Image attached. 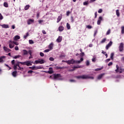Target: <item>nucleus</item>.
Returning <instances> with one entry per match:
<instances>
[{
    "label": "nucleus",
    "instance_id": "obj_1",
    "mask_svg": "<svg viewBox=\"0 0 124 124\" xmlns=\"http://www.w3.org/2000/svg\"><path fill=\"white\" fill-rule=\"evenodd\" d=\"M83 61L84 59L83 58V57H81L79 61L75 60L72 59L71 60H68L67 61H66V63H67V64L69 65L75 64V63H80L81 62H83Z\"/></svg>",
    "mask_w": 124,
    "mask_h": 124
},
{
    "label": "nucleus",
    "instance_id": "obj_2",
    "mask_svg": "<svg viewBox=\"0 0 124 124\" xmlns=\"http://www.w3.org/2000/svg\"><path fill=\"white\" fill-rule=\"evenodd\" d=\"M75 78H77V79H93V77H89V76L85 75H83L82 76H75Z\"/></svg>",
    "mask_w": 124,
    "mask_h": 124
},
{
    "label": "nucleus",
    "instance_id": "obj_3",
    "mask_svg": "<svg viewBox=\"0 0 124 124\" xmlns=\"http://www.w3.org/2000/svg\"><path fill=\"white\" fill-rule=\"evenodd\" d=\"M22 62H17L16 64L14 65V70H17V67L18 68H17L18 70H23L24 69V68L21 67L20 66V63Z\"/></svg>",
    "mask_w": 124,
    "mask_h": 124
},
{
    "label": "nucleus",
    "instance_id": "obj_4",
    "mask_svg": "<svg viewBox=\"0 0 124 124\" xmlns=\"http://www.w3.org/2000/svg\"><path fill=\"white\" fill-rule=\"evenodd\" d=\"M116 69L115 70V72L116 73L119 72V73H123V72H124V69L120 68V67H119V65H116Z\"/></svg>",
    "mask_w": 124,
    "mask_h": 124
},
{
    "label": "nucleus",
    "instance_id": "obj_5",
    "mask_svg": "<svg viewBox=\"0 0 124 124\" xmlns=\"http://www.w3.org/2000/svg\"><path fill=\"white\" fill-rule=\"evenodd\" d=\"M20 64H22L24 65H27V66H30L32 65V64H31V61H26L24 62H20Z\"/></svg>",
    "mask_w": 124,
    "mask_h": 124
},
{
    "label": "nucleus",
    "instance_id": "obj_6",
    "mask_svg": "<svg viewBox=\"0 0 124 124\" xmlns=\"http://www.w3.org/2000/svg\"><path fill=\"white\" fill-rule=\"evenodd\" d=\"M119 49L120 52H123L124 51V43H120L119 46Z\"/></svg>",
    "mask_w": 124,
    "mask_h": 124
},
{
    "label": "nucleus",
    "instance_id": "obj_7",
    "mask_svg": "<svg viewBox=\"0 0 124 124\" xmlns=\"http://www.w3.org/2000/svg\"><path fill=\"white\" fill-rule=\"evenodd\" d=\"M113 44V42L112 41H110L109 43L106 46V50H108L111 46H112V45Z\"/></svg>",
    "mask_w": 124,
    "mask_h": 124
},
{
    "label": "nucleus",
    "instance_id": "obj_8",
    "mask_svg": "<svg viewBox=\"0 0 124 124\" xmlns=\"http://www.w3.org/2000/svg\"><path fill=\"white\" fill-rule=\"evenodd\" d=\"M60 77H62V76L60 74H54V79H59Z\"/></svg>",
    "mask_w": 124,
    "mask_h": 124
},
{
    "label": "nucleus",
    "instance_id": "obj_9",
    "mask_svg": "<svg viewBox=\"0 0 124 124\" xmlns=\"http://www.w3.org/2000/svg\"><path fill=\"white\" fill-rule=\"evenodd\" d=\"M102 20H103L102 16H99V18H98V19L97 20V25H100Z\"/></svg>",
    "mask_w": 124,
    "mask_h": 124
},
{
    "label": "nucleus",
    "instance_id": "obj_10",
    "mask_svg": "<svg viewBox=\"0 0 124 124\" xmlns=\"http://www.w3.org/2000/svg\"><path fill=\"white\" fill-rule=\"evenodd\" d=\"M0 26L1 27H2V28L3 29H8V28H9V25H7V24H3V25L0 24Z\"/></svg>",
    "mask_w": 124,
    "mask_h": 124
},
{
    "label": "nucleus",
    "instance_id": "obj_11",
    "mask_svg": "<svg viewBox=\"0 0 124 124\" xmlns=\"http://www.w3.org/2000/svg\"><path fill=\"white\" fill-rule=\"evenodd\" d=\"M62 37L59 36L57 39L56 41L57 42H58V43H60V42H62Z\"/></svg>",
    "mask_w": 124,
    "mask_h": 124
},
{
    "label": "nucleus",
    "instance_id": "obj_12",
    "mask_svg": "<svg viewBox=\"0 0 124 124\" xmlns=\"http://www.w3.org/2000/svg\"><path fill=\"white\" fill-rule=\"evenodd\" d=\"M3 50L5 51V52H11V49L7 48L6 46H3Z\"/></svg>",
    "mask_w": 124,
    "mask_h": 124
},
{
    "label": "nucleus",
    "instance_id": "obj_13",
    "mask_svg": "<svg viewBox=\"0 0 124 124\" xmlns=\"http://www.w3.org/2000/svg\"><path fill=\"white\" fill-rule=\"evenodd\" d=\"M33 22H34V20L30 19L27 21V24L28 25H31V23H33Z\"/></svg>",
    "mask_w": 124,
    "mask_h": 124
},
{
    "label": "nucleus",
    "instance_id": "obj_14",
    "mask_svg": "<svg viewBox=\"0 0 124 124\" xmlns=\"http://www.w3.org/2000/svg\"><path fill=\"white\" fill-rule=\"evenodd\" d=\"M62 18V15H61V16H59L57 18V23H60L61 20Z\"/></svg>",
    "mask_w": 124,
    "mask_h": 124
},
{
    "label": "nucleus",
    "instance_id": "obj_15",
    "mask_svg": "<svg viewBox=\"0 0 124 124\" xmlns=\"http://www.w3.org/2000/svg\"><path fill=\"white\" fill-rule=\"evenodd\" d=\"M54 73V71H53V68L52 67H49V71H48V73L49 74H52Z\"/></svg>",
    "mask_w": 124,
    "mask_h": 124
},
{
    "label": "nucleus",
    "instance_id": "obj_16",
    "mask_svg": "<svg viewBox=\"0 0 124 124\" xmlns=\"http://www.w3.org/2000/svg\"><path fill=\"white\" fill-rule=\"evenodd\" d=\"M53 46H54V44L53 43H51L49 46H48V48L50 50H52L53 49Z\"/></svg>",
    "mask_w": 124,
    "mask_h": 124
},
{
    "label": "nucleus",
    "instance_id": "obj_17",
    "mask_svg": "<svg viewBox=\"0 0 124 124\" xmlns=\"http://www.w3.org/2000/svg\"><path fill=\"white\" fill-rule=\"evenodd\" d=\"M63 30H64V27H63V26H60L59 27V31H63Z\"/></svg>",
    "mask_w": 124,
    "mask_h": 124
},
{
    "label": "nucleus",
    "instance_id": "obj_18",
    "mask_svg": "<svg viewBox=\"0 0 124 124\" xmlns=\"http://www.w3.org/2000/svg\"><path fill=\"white\" fill-rule=\"evenodd\" d=\"M105 74H102L99 75V76H98V80H100V79H101V78H102V77H103V76H104Z\"/></svg>",
    "mask_w": 124,
    "mask_h": 124
},
{
    "label": "nucleus",
    "instance_id": "obj_19",
    "mask_svg": "<svg viewBox=\"0 0 124 124\" xmlns=\"http://www.w3.org/2000/svg\"><path fill=\"white\" fill-rule=\"evenodd\" d=\"M3 59H5V56H1L0 57V62H4L3 61Z\"/></svg>",
    "mask_w": 124,
    "mask_h": 124
},
{
    "label": "nucleus",
    "instance_id": "obj_20",
    "mask_svg": "<svg viewBox=\"0 0 124 124\" xmlns=\"http://www.w3.org/2000/svg\"><path fill=\"white\" fill-rule=\"evenodd\" d=\"M107 39L106 38H104L102 40V41L100 42L101 44H103V43H105L106 42Z\"/></svg>",
    "mask_w": 124,
    "mask_h": 124
},
{
    "label": "nucleus",
    "instance_id": "obj_21",
    "mask_svg": "<svg viewBox=\"0 0 124 124\" xmlns=\"http://www.w3.org/2000/svg\"><path fill=\"white\" fill-rule=\"evenodd\" d=\"M39 63L40 64H43V63H44V62H45V61H44V60L43 59H40L39 60Z\"/></svg>",
    "mask_w": 124,
    "mask_h": 124
},
{
    "label": "nucleus",
    "instance_id": "obj_22",
    "mask_svg": "<svg viewBox=\"0 0 124 124\" xmlns=\"http://www.w3.org/2000/svg\"><path fill=\"white\" fill-rule=\"evenodd\" d=\"M12 75L14 77H16L17 76V71H14L12 73Z\"/></svg>",
    "mask_w": 124,
    "mask_h": 124
},
{
    "label": "nucleus",
    "instance_id": "obj_23",
    "mask_svg": "<svg viewBox=\"0 0 124 124\" xmlns=\"http://www.w3.org/2000/svg\"><path fill=\"white\" fill-rule=\"evenodd\" d=\"M116 14L117 17H120V10H116Z\"/></svg>",
    "mask_w": 124,
    "mask_h": 124
},
{
    "label": "nucleus",
    "instance_id": "obj_24",
    "mask_svg": "<svg viewBox=\"0 0 124 124\" xmlns=\"http://www.w3.org/2000/svg\"><path fill=\"white\" fill-rule=\"evenodd\" d=\"M18 39H20V36L16 35L15 36L14 40H18Z\"/></svg>",
    "mask_w": 124,
    "mask_h": 124
},
{
    "label": "nucleus",
    "instance_id": "obj_25",
    "mask_svg": "<svg viewBox=\"0 0 124 124\" xmlns=\"http://www.w3.org/2000/svg\"><path fill=\"white\" fill-rule=\"evenodd\" d=\"M66 28L67 29V30H70V24H69V23H66Z\"/></svg>",
    "mask_w": 124,
    "mask_h": 124
},
{
    "label": "nucleus",
    "instance_id": "obj_26",
    "mask_svg": "<svg viewBox=\"0 0 124 124\" xmlns=\"http://www.w3.org/2000/svg\"><path fill=\"white\" fill-rule=\"evenodd\" d=\"M23 55H28V54H29V52H28L27 50L24 49L23 50Z\"/></svg>",
    "mask_w": 124,
    "mask_h": 124
},
{
    "label": "nucleus",
    "instance_id": "obj_27",
    "mask_svg": "<svg viewBox=\"0 0 124 124\" xmlns=\"http://www.w3.org/2000/svg\"><path fill=\"white\" fill-rule=\"evenodd\" d=\"M42 68V66H35V70H37V69H41Z\"/></svg>",
    "mask_w": 124,
    "mask_h": 124
},
{
    "label": "nucleus",
    "instance_id": "obj_28",
    "mask_svg": "<svg viewBox=\"0 0 124 124\" xmlns=\"http://www.w3.org/2000/svg\"><path fill=\"white\" fill-rule=\"evenodd\" d=\"M121 33L122 34H124V26L121 27Z\"/></svg>",
    "mask_w": 124,
    "mask_h": 124
},
{
    "label": "nucleus",
    "instance_id": "obj_29",
    "mask_svg": "<svg viewBox=\"0 0 124 124\" xmlns=\"http://www.w3.org/2000/svg\"><path fill=\"white\" fill-rule=\"evenodd\" d=\"M30 5H27L25 6L24 7V9L25 10H28V9H29V8H30Z\"/></svg>",
    "mask_w": 124,
    "mask_h": 124
},
{
    "label": "nucleus",
    "instance_id": "obj_30",
    "mask_svg": "<svg viewBox=\"0 0 124 124\" xmlns=\"http://www.w3.org/2000/svg\"><path fill=\"white\" fill-rule=\"evenodd\" d=\"M19 58H21V55H16L15 57H13V59H18Z\"/></svg>",
    "mask_w": 124,
    "mask_h": 124
},
{
    "label": "nucleus",
    "instance_id": "obj_31",
    "mask_svg": "<svg viewBox=\"0 0 124 124\" xmlns=\"http://www.w3.org/2000/svg\"><path fill=\"white\" fill-rule=\"evenodd\" d=\"M80 67H81V66H74V67H73L74 69L72 70V71H74V70H75V69L76 68H80Z\"/></svg>",
    "mask_w": 124,
    "mask_h": 124
},
{
    "label": "nucleus",
    "instance_id": "obj_32",
    "mask_svg": "<svg viewBox=\"0 0 124 124\" xmlns=\"http://www.w3.org/2000/svg\"><path fill=\"white\" fill-rule=\"evenodd\" d=\"M29 68L32 70H35V65H34L32 67H29Z\"/></svg>",
    "mask_w": 124,
    "mask_h": 124
},
{
    "label": "nucleus",
    "instance_id": "obj_33",
    "mask_svg": "<svg viewBox=\"0 0 124 124\" xmlns=\"http://www.w3.org/2000/svg\"><path fill=\"white\" fill-rule=\"evenodd\" d=\"M3 5L4 7H8V3L6 2H4Z\"/></svg>",
    "mask_w": 124,
    "mask_h": 124
},
{
    "label": "nucleus",
    "instance_id": "obj_34",
    "mask_svg": "<svg viewBox=\"0 0 124 124\" xmlns=\"http://www.w3.org/2000/svg\"><path fill=\"white\" fill-rule=\"evenodd\" d=\"M28 36H29V32L26 33V35L24 36V39H26Z\"/></svg>",
    "mask_w": 124,
    "mask_h": 124
},
{
    "label": "nucleus",
    "instance_id": "obj_35",
    "mask_svg": "<svg viewBox=\"0 0 124 124\" xmlns=\"http://www.w3.org/2000/svg\"><path fill=\"white\" fill-rule=\"evenodd\" d=\"M110 32H111V30L109 29L107 32V33H106L107 35L110 34Z\"/></svg>",
    "mask_w": 124,
    "mask_h": 124
},
{
    "label": "nucleus",
    "instance_id": "obj_36",
    "mask_svg": "<svg viewBox=\"0 0 124 124\" xmlns=\"http://www.w3.org/2000/svg\"><path fill=\"white\" fill-rule=\"evenodd\" d=\"M29 41V44H33V43H34V42H33V41H32V40H30Z\"/></svg>",
    "mask_w": 124,
    "mask_h": 124
},
{
    "label": "nucleus",
    "instance_id": "obj_37",
    "mask_svg": "<svg viewBox=\"0 0 124 124\" xmlns=\"http://www.w3.org/2000/svg\"><path fill=\"white\" fill-rule=\"evenodd\" d=\"M12 64H13V65H15V60H13L11 62Z\"/></svg>",
    "mask_w": 124,
    "mask_h": 124
},
{
    "label": "nucleus",
    "instance_id": "obj_38",
    "mask_svg": "<svg viewBox=\"0 0 124 124\" xmlns=\"http://www.w3.org/2000/svg\"><path fill=\"white\" fill-rule=\"evenodd\" d=\"M86 28H87V29H93V27H92V26H90V25L86 26Z\"/></svg>",
    "mask_w": 124,
    "mask_h": 124
},
{
    "label": "nucleus",
    "instance_id": "obj_39",
    "mask_svg": "<svg viewBox=\"0 0 124 124\" xmlns=\"http://www.w3.org/2000/svg\"><path fill=\"white\" fill-rule=\"evenodd\" d=\"M62 68H63V67H59V66L56 67V69H62Z\"/></svg>",
    "mask_w": 124,
    "mask_h": 124
},
{
    "label": "nucleus",
    "instance_id": "obj_40",
    "mask_svg": "<svg viewBox=\"0 0 124 124\" xmlns=\"http://www.w3.org/2000/svg\"><path fill=\"white\" fill-rule=\"evenodd\" d=\"M85 56V53L84 52H82L80 53V57H84Z\"/></svg>",
    "mask_w": 124,
    "mask_h": 124
},
{
    "label": "nucleus",
    "instance_id": "obj_41",
    "mask_svg": "<svg viewBox=\"0 0 124 124\" xmlns=\"http://www.w3.org/2000/svg\"><path fill=\"white\" fill-rule=\"evenodd\" d=\"M101 69H102V68H98L95 69L94 70V71H99L101 70Z\"/></svg>",
    "mask_w": 124,
    "mask_h": 124
},
{
    "label": "nucleus",
    "instance_id": "obj_42",
    "mask_svg": "<svg viewBox=\"0 0 124 124\" xmlns=\"http://www.w3.org/2000/svg\"><path fill=\"white\" fill-rule=\"evenodd\" d=\"M9 47L11 49H12V48H13L14 47V45L10 44H9Z\"/></svg>",
    "mask_w": 124,
    "mask_h": 124
},
{
    "label": "nucleus",
    "instance_id": "obj_43",
    "mask_svg": "<svg viewBox=\"0 0 124 124\" xmlns=\"http://www.w3.org/2000/svg\"><path fill=\"white\" fill-rule=\"evenodd\" d=\"M86 63L87 66H88V65H90V62L88 60L86 61Z\"/></svg>",
    "mask_w": 124,
    "mask_h": 124
},
{
    "label": "nucleus",
    "instance_id": "obj_44",
    "mask_svg": "<svg viewBox=\"0 0 124 124\" xmlns=\"http://www.w3.org/2000/svg\"><path fill=\"white\" fill-rule=\"evenodd\" d=\"M54 60H55V59H54V58H53V57H50V58H49V61H50L51 62L54 61Z\"/></svg>",
    "mask_w": 124,
    "mask_h": 124
},
{
    "label": "nucleus",
    "instance_id": "obj_45",
    "mask_svg": "<svg viewBox=\"0 0 124 124\" xmlns=\"http://www.w3.org/2000/svg\"><path fill=\"white\" fill-rule=\"evenodd\" d=\"M32 72H33V71H32V70H29V71H28V73L29 74H31L32 73Z\"/></svg>",
    "mask_w": 124,
    "mask_h": 124
},
{
    "label": "nucleus",
    "instance_id": "obj_46",
    "mask_svg": "<svg viewBox=\"0 0 124 124\" xmlns=\"http://www.w3.org/2000/svg\"><path fill=\"white\" fill-rule=\"evenodd\" d=\"M113 57H114V53H112L110 54V58L111 59V60H113Z\"/></svg>",
    "mask_w": 124,
    "mask_h": 124
},
{
    "label": "nucleus",
    "instance_id": "obj_47",
    "mask_svg": "<svg viewBox=\"0 0 124 124\" xmlns=\"http://www.w3.org/2000/svg\"><path fill=\"white\" fill-rule=\"evenodd\" d=\"M28 53L30 54V56H31V55H32V51L31 50L29 51Z\"/></svg>",
    "mask_w": 124,
    "mask_h": 124
},
{
    "label": "nucleus",
    "instance_id": "obj_48",
    "mask_svg": "<svg viewBox=\"0 0 124 124\" xmlns=\"http://www.w3.org/2000/svg\"><path fill=\"white\" fill-rule=\"evenodd\" d=\"M3 19V16H2V15L0 13V20H2Z\"/></svg>",
    "mask_w": 124,
    "mask_h": 124
},
{
    "label": "nucleus",
    "instance_id": "obj_49",
    "mask_svg": "<svg viewBox=\"0 0 124 124\" xmlns=\"http://www.w3.org/2000/svg\"><path fill=\"white\" fill-rule=\"evenodd\" d=\"M40 55L41 57H44V53H43V52H40Z\"/></svg>",
    "mask_w": 124,
    "mask_h": 124
},
{
    "label": "nucleus",
    "instance_id": "obj_50",
    "mask_svg": "<svg viewBox=\"0 0 124 124\" xmlns=\"http://www.w3.org/2000/svg\"><path fill=\"white\" fill-rule=\"evenodd\" d=\"M94 16H95V19L96 18V17H97V12H95L94 13Z\"/></svg>",
    "mask_w": 124,
    "mask_h": 124
},
{
    "label": "nucleus",
    "instance_id": "obj_51",
    "mask_svg": "<svg viewBox=\"0 0 124 124\" xmlns=\"http://www.w3.org/2000/svg\"><path fill=\"white\" fill-rule=\"evenodd\" d=\"M102 11H103L102 9H99V10L98 11V12L99 13H102Z\"/></svg>",
    "mask_w": 124,
    "mask_h": 124
},
{
    "label": "nucleus",
    "instance_id": "obj_52",
    "mask_svg": "<svg viewBox=\"0 0 124 124\" xmlns=\"http://www.w3.org/2000/svg\"><path fill=\"white\" fill-rule=\"evenodd\" d=\"M50 51V49H46L44 50L45 53H48V52Z\"/></svg>",
    "mask_w": 124,
    "mask_h": 124
},
{
    "label": "nucleus",
    "instance_id": "obj_53",
    "mask_svg": "<svg viewBox=\"0 0 124 124\" xmlns=\"http://www.w3.org/2000/svg\"><path fill=\"white\" fill-rule=\"evenodd\" d=\"M15 50H16V51H18L19 50V47L18 46H16L15 47Z\"/></svg>",
    "mask_w": 124,
    "mask_h": 124
},
{
    "label": "nucleus",
    "instance_id": "obj_54",
    "mask_svg": "<svg viewBox=\"0 0 124 124\" xmlns=\"http://www.w3.org/2000/svg\"><path fill=\"white\" fill-rule=\"evenodd\" d=\"M69 14H70V12L67 11V12H66V16H69Z\"/></svg>",
    "mask_w": 124,
    "mask_h": 124
},
{
    "label": "nucleus",
    "instance_id": "obj_55",
    "mask_svg": "<svg viewBox=\"0 0 124 124\" xmlns=\"http://www.w3.org/2000/svg\"><path fill=\"white\" fill-rule=\"evenodd\" d=\"M113 64V62H110L108 64V66H111Z\"/></svg>",
    "mask_w": 124,
    "mask_h": 124
},
{
    "label": "nucleus",
    "instance_id": "obj_56",
    "mask_svg": "<svg viewBox=\"0 0 124 124\" xmlns=\"http://www.w3.org/2000/svg\"><path fill=\"white\" fill-rule=\"evenodd\" d=\"M35 63H36V64L39 63V60H36V61H35Z\"/></svg>",
    "mask_w": 124,
    "mask_h": 124
},
{
    "label": "nucleus",
    "instance_id": "obj_57",
    "mask_svg": "<svg viewBox=\"0 0 124 124\" xmlns=\"http://www.w3.org/2000/svg\"><path fill=\"white\" fill-rule=\"evenodd\" d=\"M83 5H88V2L85 1L83 2Z\"/></svg>",
    "mask_w": 124,
    "mask_h": 124
},
{
    "label": "nucleus",
    "instance_id": "obj_58",
    "mask_svg": "<svg viewBox=\"0 0 124 124\" xmlns=\"http://www.w3.org/2000/svg\"><path fill=\"white\" fill-rule=\"evenodd\" d=\"M97 33V30L95 31L94 33V36H95Z\"/></svg>",
    "mask_w": 124,
    "mask_h": 124
},
{
    "label": "nucleus",
    "instance_id": "obj_59",
    "mask_svg": "<svg viewBox=\"0 0 124 124\" xmlns=\"http://www.w3.org/2000/svg\"><path fill=\"white\" fill-rule=\"evenodd\" d=\"M13 43L14 44H15V45H16V46L19 45V43H18V42H14Z\"/></svg>",
    "mask_w": 124,
    "mask_h": 124
},
{
    "label": "nucleus",
    "instance_id": "obj_60",
    "mask_svg": "<svg viewBox=\"0 0 124 124\" xmlns=\"http://www.w3.org/2000/svg\"><path fill=\"white\" fill-rule=\"evenodd\" d=\"M42 33H43V34H46V31H45V30H43L42 31Z\"/></svg>",
    "mask_w": 124,
    "mask_h": 124
},
{
    "label": "nucleus",
    "instance_id": "obj_61",
    "mask_svg": "<svg viewBox=\"0 0 124 124\" xmlns=\"http://www.w3.org/2000/svg\"><path fill=\"white\" fill-rule=\"evenodd\" d=\"M102 54H103V55L106 54V52L104 51V50L102 51Z\"/></svg>",
    "mask_w": 124,
    "mask_h": 124
},
{
    "label": "nucleus",
    "instance_id": "obj_62",
    "mask_svg": "<svg viewBox=\"0 0 124 124\" xmlns=\"http://www.w3.org/2000/svg\"><path fill=\"white\" fill-rule=\"evenodd\" d=\"M71 22H74V19H73V16H71Z\"/></svg>",
    "mask_w": 124,
    "mask_h": 124
},
{
    "label": "nucleus",
    "instance_id": "obj_63",
    "mask_svg": "<svg viewBox=\"0 0 124 124\" xmlns=\"http://www.w3.org/2000/svg\"><path fill=\"white\" fill-rule=\"evenodd\" d=\"M92 62H95V57H93V58L92 59Z\"/></svg>",
    "mask_w": 124,
    "mask_h": 124
},
{
    "label": "nucleus",
    "instance_id": "obj_64",
    "mask_svg": "<svg viewBox=\"0 0 124 124\" xmlns=\"http://www.w3.org/2000/svg\"><path fill=\"white\" fill-rule=\"evenodd\" d=\"M70 82H76V80L74 79H70Z\"/></svg>",
    "mask_w": 124,
    "mask_h": 124
}]
</instances>
